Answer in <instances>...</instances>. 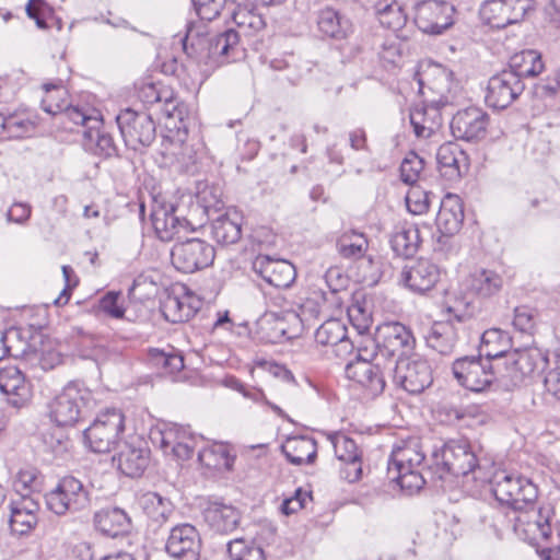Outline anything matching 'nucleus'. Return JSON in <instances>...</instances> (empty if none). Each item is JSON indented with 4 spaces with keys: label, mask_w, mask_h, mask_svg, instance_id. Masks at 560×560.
<instances>
[{
    "label": "nucleus",
    "mask_w": 560,
    "mask_h": 560,
    "mask_svg": "<svg viewBox=\"0 0 560 560\" xmlns=\"http://www.w3.org/2000/svg\"><path fill=\"white\" fill-rule=\"evenodd\" d=\"M419 84L421 88L427 84L428 89L438 95V97L425 100L422 106L412 108L409 114L416 137L428 139L442 125L440 109L456 102L459 85L454 80L453 71L439 63L428 66L419 79Z\"/></svg>",
    "instance_id": "f257e3e1"
},
{
    "label": "nucleus",
    "mask_w": 560,
    "mask_h": 560,
    "mask_svg": "<svg viewBox=\"0 0 560 560\" xmlns=\"http://www.w3.org/2000/svg\"><path fill=\"white\" fill-rule=\"evenodd\" d=\"M179 40L186 56L198 66L205 67L203 72L236 61L244 56L240 35L232 28L210 35L205 25L190 22L187 23L185 35Z\"/></svg>",
    "instance_id": "f03ea898"
},
{
    "label": "nucleus",
    "mask_w": 560,
    "mask_h": 560,
    "mask_svg": "<svg viewBox=\"0 0 560 560\" xmlns=\"http://www.w3.org/2000/svg\"><path fill=\"white\" fill-rule=\"evenodd\" d=\"M432 482L443 481L448 476L472 475L474 480L486 483L488 475L479 464L470 443L465 439L450 440L435 448L427 468Z\"/></svg>",
    "instance_id": "7ed1b4c3"
},
{
    "label": "nucleus",
    "mask_w": 560,
    "mask_h": 560,
    "mask_svg": "<svg viewBox=\"0 0 560 560\" xmlns=\"http://www.w3.org/2000/svg\"><path fill=\"white\" fill-rule=\"evenodd\" d=\"M424 459L425 455L417 443L397 446L388 459L387 478L408 493L417 492L427 483V476L430 477L427 471L418 470Z\"/></svg>",
    "instance_id": "20e7f679"
},
{
    "label": "nucleus",
    "mask_w": 560,
    "mask_h": 560,
    "mask_svg": "<svg viewBox=\"0 0 560 560\" xmlns=\"http://www.w3.org/2000/svg\"><path fill=\"white\" fill-rule=\"evenodd\" d=\"M518 59L524 60L523 52L511 59L509 69L489 79L485 96L486 104L489 107L504 109L525 90L524 73Z\"/></svg>",
    "instance_id": "39448f33"
},
{
    "label": "nucleus",
    "mask_w": 560,
    "mask_h": 560,
    "mask_svg": "<svg viewBox=\"0 0 560 560\" xmlns=\"http://www.w3.org/2000/svg\"><path fill=\"white\" fill-rule=\"evenodd\" d=\"M500 373V364H493L480 354L464 355L452 363V374L462 387L481 393L488 389Z\"/></svg>",
    "instance_id": "423d86ee"
},
{
    "label": "nucleus",
    "mask_w": 560,
    "mask_h": 560,
    "mask_svg": "<svg viewBox=\"0 0 560 560\" xmlns=\"http://www.w3.org/2000/svg\"><path fill=\"white\" fill-rule=\"evenodd\" d=\"M90 392L68 383L49 405V417L59 427H73L89 412Z\"/></svg>",
    "instance_id": "0eeeda50"
},
{
    "label": "nucleus",
    "mask_w": 560,
    "mask_h": 560,
    "mask_svg": "<svg viewBox=\"0 0 560 560\" xmlns=\"http://www.w3.org/2000/svg\"><path fill=\"white\" fill-rule=\"evenodd\" d=\"M45 499L47 508L59 516L83 511L91 504L88 487L73 476L62 477Z\"/></svg>",
    "instance_id": "6e6552de"
},
{
    "label": "nucleus",
    "mask_w": 560,
    "mask_h": 560,
    "mask_svg": "<svg viewBox=\"0 0 560 560\" xmlns=\"http://www.w3.org/2000/svg\"><path fill=\"white\" fill-rule=\"evenodd\" d=\"M125 430V416L119 409H107L83 431L84 442L95 453H107Z\"/></svg>",
    "instance_id": "1a4fd4ad"
},
{
    "label": "nucleus",
    "mask_w": 560,
    "mask_h": 560,
    "mask_svg": "<svg viewBox=\"0 0 560 560\" xmlns=\"http://www.w3.org/2000/svg\"><path fill=\"white\" fill-rule=\"evenodd\" d=\"M116 121L127 148L141 151L155 140L156 127L151 114L132 108L121 110Z\"/></svg>",
    "instance_id": "9d476101"
},
{
    "label": "nucleus",
    "mask_w": 560,
    "mask_h": 560,
    "mask_svg": "<svg viewBox=\"0 0 560 560\" xmlns=\"http://www.w3.org/2000/svg\"><path fill=\"white\" fill-rule=\"evenodd\" d=\"M385 368L394 385L411 395L421 394L433 382L432 369L422 359H397L394 364Z\"/></svg>",
    "instance_id": "9b49d317"
},
{
    "label": "nucleus",
    "mask_w": 560,
    "mask_h": 560,
    "mask_svg": "<svg viewBox=\"0 0 560 560\" xmlns=\"http://www.w3.org/2000/svg\"><path fill=\"white\" fill-rule=\"evenodd\" d=\"M378 358L395 363L397 359H405L416 347V338L411 329L399 322H387L376 329Z\"/></svg>",
    "instance_id": "f8f14e48"
},
{
    "label": "nucleus",
    "mask_w": 560,
    "mask_h": 560,
    "mask_svg": "<svg viewBox=\"0 0 560 560\" xmlns=\"http://www.w3.org/2000/svg\"><path fill=\"white\" fill-rule=\"evenodd\" d=\"M214 257V247L197 237L178 242L171 250L173 266L183 273H192L210 267Z\"/></svg>",
    "instance_id": "ddd939ff"
},
{
    "label": "nucleus",
    "mask_w": 560,
    "mask_h": 560,
    "mask_svg": "<svg viewBox=\"0 0 560 560\" xmlns=\"http://www.w3.org/2000/svg\"><path fill=\"white\" fill-rule=\"evenodd\" d=\"M413 21L427 34L440 35L454 24L456 9L442 0H422L413 5Z\"/></svg>",
    "instance_id": "4468645a"
},
{
    "label": "nucleus",
    "mask_w": 560,
    "mask_h": 560,
    "mask_svg": "<svg viewBox=\"0 0 560 560\" xmlns=\"http://www.w3.org/2000/svg\"><path fill=\"white\" fill-rule=\"evenodd\" d=\"M537 498V488L527 479V544L535 549L550 545L552 538L551 518L553 510L549 504L535 508L532 500Z\"/></svg>",
    "instance_id": "2eb2a0df"
},
{
    "label": "nucleus",
    "mask_w": 560,
    "mask_h": 560,
    "mask_svg": "<svg viewBox=\"0 0 560 560\" xmlns=\"http://www.w3.org/2000/svg\"><path fill=\"white\" fill-rule=\"evenodd\" d=\"M479 15L491 28L520 25L525 19V0H485Z\"/></svg>",
    "instance_id": "dca6fc26"
},
{
    "label": "nucleus",
    "mask_w": 560,
    "mask_h": 560,
    "mask_svg": "<svg viewBox=\"0 0 560 560\" xmlns=\"http://www.w3.org/2000/svg\"><path fill=\"white\" fill-rule=\"evenodd\" d=\"M489 126V115L480 107L469 106L458 110L452 118L450 128L454 138L472 142L485 139Z\"/></svg>",
    "instance_id": "f3484780"
},
{
    "label": "nucleus",
    "mask_w": 560,
    "mask_h": 560,
    "mask_svg": "<svg viewBox=\"0 0 560 560\" xmlns=\"http://www.w3.org/2000/svg\"><path fill=\"white\" fill-rule=\"evenodd\" d=\"M201 550V538L197 528L188 523L171 528L166 544V553L177 560H198Z\"/></svg>",
    "instance_id": "a211bd4d"
},
{
    "label": "nucleus",
    "mask_w": 560,
    "mask_h": 560,
    "mask_svg": "<svg viewBox=\"0 0 560 560\" xmlns=\"http://www.w3.org/2000/svg\"><path fill=\"white\" fill-rule=\"evenodd\" d=\"M154 232L162 242H171L180 237V233L194 230L189 220L177 214L173 203H155L151 211Z\"/></svg>",
    "instance_id": "6ab92c4d"
},
{
    "label": "nucleus",
    "mask_w": 560,
    "mask_h": 560,
    "mask_svg": "<svg viewBox=\"0 0 560 560\" xmlns=\"http://www.w3.org/2000/svg\"><path fill=\"white\" fill-rule=\"evenodd\" d=\"M252 268L268 284L277 289H288L296 278L295 267L288 260L273 259L267 255H258Z\"/></svg>",
    "instance_id": "aec40b11"
},
{
    "label": "nucleus",
    "mask_w": 560,
    "mask_h": 560,
    "mask_svg": "<svg viewBox=\"0 0 560 560\" xmlns=\"http://www.w3.org/2000/svg\"><path fill=\"white\" fill-rule=\"evenodd\" d=\"M392 362L387 363H365V362H350L346 365L347 376L359 383L372 396L381 395L386 386V377H388V370L385 366H390Z\"/></svg>",
    "instance_id": "412c9836"
},
{
    "label": "nucleus",
    "mask_w": 560,
    "mask_h": 560,
    "mask_svg": "<svg viewBox=\"0 0 560 560\" xmlns=\"http://www.w3.org/2000/svg\"><path fill=\"white\" fill-rule=\"evenodd\" d=\"M440 277L438 265L421 258L402 269L400 280L410 291L423 294L436 285Z\"/></svg>",
    "instance_id": "4be33fe9"
},
{
    "label": "nucleus",
    "mask_w": 560,
    "mask_h": 560,
    "mask_svg": "<svg viewBox=\"0 0 560 560\" xmlns=\"http://www.w3.org/2000/svg\"><path fill=\"white\" fill-rule=\"evenodd\" d=\"M9 526L13 534L24 536L32 533L39 521V503L30 495H21L10 502Z\"/></svg>",
    "instance_id": "5701e85b"
},
{
    "label": "nucleus",
    "mask_w": 560,
    "mask_h": 560,
    "mask_svg": "<svg viewBox=\"0 0 560 560\" xmlns=\"http://www.w3.org/2000/svg\"><path fill=\"white\" fill-rule=\"evenodd\" d=\"M465 327L462 320L435 322L429 329L425 341L429 348L442 355H451L456 348L464 332Z\"/></svg>",
    "instance_id": "b1692460"
},
{
    "label": "nucleus",
    "mask_w": 560,
    "mask_h": 560,
    "mask_svg": "<svg viewBox=\"0 0 560 560\" xmlns=\"http://www.w3.org/2000/svg\"><path fill=\"white\" fill-rule=\"evenodd\" d=\"M203 521L217 534L228 535L234 532L242 518L238 509L221 501H209L202 512Z\"/></svg>",
    "instance_id": "393cba45"
},
{
    "label": "nucleus",
    "mask_w": 560,
    "mask_h": 560,
    "mask_svg": "<svg viewBox=\"0 0 560 560\" xmlns=\"http://www.w3.org/2000/svg\"><path fill=\"white\" fill-rule=\"evenodd\" d=\"M503 283L502 276L495 270L477 267L467 275L463 285L466 293L479 299H489L500 293Z\"/></svg>",
    "instance_id": "a878e982"
},
{
    "label": "nucleus",
    "mask_w": 560,
    "mask_h": 560,
    "mask_svg": "<svg viewBox=\"0 0 560 560\" xmlns=\"http://www.w3.org/2000/svg\"><path fill=\"white\" fill-rule=\"evenodd\" d=\"M439 171L447 180H457L469 170L468 156L455 143H444L436 152Z\"/></svg>",
    "instance_id": "bb28decb"
},
{
    "label": "nucleus",
    "mask_w": 560,
    "mask_h": 560,
    "mask_svg": "<svg viewBox=\"0 0 560 560\" xmlns=\"http://www.w3.org/2000/svg\"><path fill=\"white\" fill-rule=\"evenodd\" d=\"M93 524L97 532L107 537H117L131 529V518L125 510L117 506H106L96 511Z\"/></svg>",
    "instance_id": "cd10ccee"
},
{
    "label": "nucleus",
    "mask_w": 560,
    "mask_h": 560,
    "mask_svg": "<svg viewBox=\"0 0 560 560\" xmlns=\"http://www.w3.org/2000/svg\"><path fill=\"white\" fill-rule=\"evenodd\" d=\"M0 390L8 396V402L15 408L22 407L31 396L25 376L16 366L0 369Z\"/></svg>",
    "instance_id": "c85d7f7f"
},
{
    "label": "nucleus",
    "mask_w": 560,
    "mask_h": 560,
    "mask_svg": "<svg viewBox=\"0 0 560 560\" xmlns=\"http://www.w3.org/2000/svg\"><path fill=\"white\" fill-rule=\"evenodd\" d=\"M464 206L457 195L447 194L440 202L435 219L438 233L456 235L464 222Z\"/></svg>",
    "instance_id": "c756f323"
},
{
    "label": "nucleus",
    "mask_w": 560,
    "mask_h": 560,
    "mask_svg": "<svg viewBox=\"0 0 560 560\" xmlns=\"http://www.w3.org/2000/svg\"><path fill=\"white\" fill-rule=\"evenodd\" d=\"M150 450L142 441L125 443L118 453V469L130 478L142 476L149 465Z\"/></svg>",
    "instance_id": "7c9ffc66"
},
{
    "label": "nucleus",
    "mask_w": 560,
    "mask_h": 560,
    "mask_svg": "<svg viewBox=\"0 0 560 560\" xmlns=\"http://www.w3.org/2000/svg\"><path fill=\"white\" fill-rule=\"evenodd\" d=\"M486 482L492 483L493 495L502 504L508 506L525 504L524 486L521 476L513 477L505 472H500L494 475L493 479L488 476Z\"/></svg>",
    "instance_id": "2f4dec72"
},
{
    "label": "nucleus",
    "mask_w": 560,
    "mask_h": 560,
    "mask_svg": "<svg viewBox=\"0 0 560 560\" xmlns=\"http://www.w3.org/2000/svg\"><path fill=\"white\" fill-rule=\"evenodd\" d=\"M316 25L323 37L336 40L345 39L352 31L351 21L331 7H326L317 12Z\"/></svg>",
    "instance_id": "473e14b6"
},
{
    "label": "nucleus",
    "mask_w": 560,
    "mask_h": 560,
    "mask_svg": "<svg viewBox=\"0 0 560 560\" xmlns=\"http://www.w3.org/2000/svg\"><path fill=\"white\" fill-rule=\"evenodd\" d=\"M281 451L293 465L313 464L317 456V442L311 436H292L281 445Z\"/></svg>",
    "instance_id": "72a5a7b5"
},
{
    "label": "nucleus",
    "mask_w": 560,
    "mask_h": 560,
    "mask_svg": "<svg viewBox=\"0 0 560 560\" xmlns=\"http://www.w3.org/2000/svg\"><path fill=\"white\" fill-rule=\"evenodd\" d=\"M62 104H57L52 102V95L48 94L42 101L43 109L46 113L51 115H60L62 122L69 120L73 122L75 126H82L84 129H88L89 126L102 125V120L97 117H93L88 115L82 108L79 106H72L69 103L62 101Z\"/></svg>",
    "instance_id": "f704fd0d"
},
{
    "label": "nucleus",
    "mask_w": 560,
    "mask_h": 560,
    "mask_svg": "<svg viewBox=\"0 0 560 560\" xmlns=\"http://www.w3.org/2000/svg\"><path fill=\"white\" fill-rule=\"evenodd\" d=\"M389 243L398 257L411 258L417 254L421 243L419 229L412 224L397 226Z\"/></svg>",
    "instance_id": "c9c22d12"
},
{
    "label": "nucleus",
    "mask_w": 560,
    "mask_h": 560,
    "mask_svg": "<svg viewBox=\"0 0 560 560\" xmlns=\"http://www.w3.org/2000/svg\"><path fill=\"white\" fill-rule=\"evenodd\" d=\"M510 337L501 329L492 328L480 336L478 354L500 364L502 357L510 350Z\"/></svg>",
    "instance_id": "e433bc0d"
},
{
    "label": "nucleus",
    "mask_w": 560,
    "mask_h": 560,
    "mask_svg": "<svg viewBox=\"0 0 560 560\" xmlns=\"http://www.w3.org/2000/svg\"><path fill=\"white\" fill-rule=\"evenodd\" d=\"M101 125L89 126L82 132L83 147L86 151L103 158H112L117 155L118 149L114 138L105 130H101Z\"/></svg>",
    "instance_id": "4c0bfd02"
},
{
    "label": "nucleus",
    "mask_w": 560,
    "mask_h": 560,
    "mask_svg": "<svg viewBox=\"0 0 560 560\" xmlns=\"http://www.w3.org/2000/svg\"><path fill=\"white\" fill-rule=\"evenodd\" d=\"M559 88L560 69L552 80L546 79L532 85L530 101L534 116L545 113L548 107L552 106Z\"/></svg>",
    "instance_id": "58836bf2"
},
{
    "label": "nucleus",
    "mask_w": 560,
    "mask_h": 560,
    "mask_svg": "<svg viewBox=\"0 0 560 560\" xmlns=\"http://www.w3.org/2000/svg\"><path fill=\"white\" fill-rule=\"evenodd\" d=\"M315 341L320 346H339L343 350L352 348L347 337V327L336 318L324 322L315 331Z\"/></svg>",
    "instance_id": "ea45409f"
},
{
    "label": "nucleus",
    "mask_w": 560,
    "mask_h": 560,
    "mask_svg": "<svg viewBox=\"0 0 560 560\" xmlns=\"http://www.w3.org/2000/svg\"><path fill=\"white\" fill-rule=\"evenodd\" d=\"M235 456L231 455L229 447L223 443H213L198 452V462L211 470H230Z\"/></svg>",
    "instance_id": "a19ab883"
},
{
    "label": "nucleus",
    "mask_w": 560,
    "mask_h": 560,
    "mask_svg": "<svg viewBox=\"0 0 560 560\" xmlns=\"http://www.w3.org/2000/svg\"><path fill=\"white\" fill-rule=\"evenodd\" d=\"M189 300L190 296L168 295L162 305L165 319L173 324L190 320L196 315L198 306L190 303Z\"/></svg>",
    "instance_id": "79ce46f5"
},
{
    "label": "nucleus",
    "mask_w": 560,
    "mask_h": 560,
    "mask_svg": "<svg viewBox=\"0 0 560 560\" xmlns=\"http://www.w3.org/2000/svg\"><path fill=\"white\" fill-rule=\"evenodd\" d=\"M142 506L147 515L158 524H164L174 514V506L170 499L158 492H148L142 495Z\"/></svg>",
    "instance_id": "37998d69"
},
{
    "label": "nucleus",
    "mask_w": 560,
    "mask_h": 560,
    "mask_svg": "<svg viewBox=\"0 0 560 560\" xmlns=\"http://www.w3.org/2000/svg\"><path fill=\"white\" fill-rule=\"evenodd\" d=\"M212 237L221 245L235 244L241 240V223L228 215H220L211 225Z\"/></svg>",
    "instance_id": "c03bdc74"
},
{
    "label": "nucleus",
    "mask_w": 560,
    "mask_h": 560,
    "mask_svg": "<svg viewBox=\"0 0 560 560\" xmlns=\"http://www.w3.org/2000/svg\"><path fill=\"white\" fill-rule=\"evenodd\" d=\"M231 560H266L262 547L254 539L235 538L228 542Z\"/></svg>",
    "instance_id": "a18cd8bd"
},
{
    "label": "nucleus",
    "mask_w": 560,
    "mask_h": 560,
    "mask_svg": "<svg viewBox=\"0 0 560 560\" xmlns=\"http://www.w3.org/2000/svg\"><path fill=\"white\" fill-rule=\"evenodd\" d=\"M173 431H158L152 438L154 443H159L160 447L165 452H171L177 459H189L194 454L191 441L176 442Z\"/></svg>",
    "instance_id": "49530a36"
},
{
    "label": "nucleus",
    "mask_w": 560,
    "mask_h": 560,
    "mask_svg": "<svg viewBox=\"0 0 560 560\" xmlns=\"http://www.w3.org/2000/svg\"><path fill=\"white\" fill-rule=\"evenodd\" d=\"M222 189L219 185L207 182L199 183L196 192V205L209 214L211 210L219 211L223 207Z\"/></svg>",
    "instance_id": "de8ad7c7"
},
{
    "label": "nucleus",
    "mask_w": 560,
    "mask_h": 560,
    "mask_svg": "<svg viewBox=\"0 0 560 560\" xmlns=\"http://www.w3.org/2000/svg\"><path fill=\"white\" fill-rule=\"evenodd\" d=\"M549 365L548 352L542 350L534 341L532 345L527 343V368L532 378V385L540 387L544 373Z\"/></svg>",
    "instance_id": "09e8293b"
},
{
    "label": "nucleus",
    "mask_w": 560,
    "mask_h": 560,
    "mask_svg": "<svg viewBox=\"0 0 560 560\" xmlns=\"http://www.w3.org/2000/svg\"><path fill=\"white\" fill-rule=\"evenodd\" d=\"M338 252L343 258H362L369 247L366 237L357 232L345 233L337 243Z\"/></svg>",
    "instance_id": "8fccbe9b"
},
{
    "label": "nucleus",
    "mask_w": 560,
    "mask_h": 560,
    "mask_svg": "<svg viewBox=\"0 0 560 560\" xmlns=\"http://www.w3.org/2000/svg\"><path fill=\"white\" fill-rule=\"evenodd\" d=\"M232 19L235 25L238 27V35L241 32L250 36L265 28L266 22L262 16L253 10L246 8H238L233 12Z\"/></svg>",
    "instance_id": "3c124183"
},
{
    "label": "nucleus",
    "mask_w": 560,
    "mask_h": 560,
    "mask_svg": "<svg viewBox=\"0 0 560 560\" xmlns=\"http://www.w3.org/2000/svg\"><path fill=\"white\" fill-rule=\"evenodd\" d=\"M23 332L21 328L11 327L0 334V343L3 347L4 353L13 357L27 353L30 345L24 340Z\"/></svg>",
    "instance_id": "603ef678"
},
{
    "label": "nucleus",
    "mask_w": 560,
    "mask_h": 560,
    "mask_svg": "<svg viewBox=\"0 0 560 560\" xmlns=\"http://www.w3.org/2000/svg\"><path fill=\"white\" fill-rule=\"evenodd\" d=\"M523 354L518 349L509 350L503 357L504 373L503 377H506L513 386H521L525 381V373L523 372V365L521 360ZM501 366V363H500Z\"/></svg>",
    "instance_id": "864d4df0"
},
{
    "label": "nucleus",
    "mask_w": 560,
    "mask_h": 560,
    "mask_svg": "<svg viewBox=\"0 0 560 560\" xmlns=\"http://www.w3.org/2000/svg\"><path fill=\"white\" fill-rule=\"evenodd\" d=\"M172 96V89L161 82H143L138 88V98L145 106H154L161 103V100H167Z\"/></svg>",
    "instance_id": "5fc2aeb1"
},
{
    "label": "nucleus",
    "mask_w": 560,
    "mask_h": 560,
    "mask_svg": "<svg viewBox=\"0 0 560 560\" xmlns=\"http://www.w3.org/2000/svg\"><path fill=\"white\" fill-rule=\"evenodd\" d=\"M150 358L156 368L165 374H175L184 369V358L177 352H165L160 349L150 350Z\"/></svg>",
    "instance_id": "6e6d98bb"
},
{
    "label": "nucleus",
    "mask_w": 560,
    "mask_h": 560,
    "mask_svg": "<svg viewBox=\"0 0 560 560\" xmlns=\"http://www.w3.org/2000/svg\"><path fill=\"white\" fill-rule=\"evenodd\" d=\"M423 168L424 160L416 152L410 151L400 164V179L407 185H413L420 178Z\"/></svg>",
    "instance_id": "4d7b16f0"
},
{
    "label": "nucleus",
    "mask_w": 560,
    "mask_h": 560,
    "mask_svg": "<svg viewBox=\"0 0 560 560\" xmlns=\"http://www.w3.org/2000/svg\"><path fill=\"white\" fill-rule=\"evenodd\" d=\"M1 129L12 138H23L34 130V124L20 116H0Z\"/></svg>",
    "instance_id": "13d9d810"
},
{
    "label": "nucleus",
    "mask_w": 560,
    "mask_h": 560,
    "mask_svg": "<svg viewBox=\"0 0 560 560\" xmlns=\"http://www.w3.org/2000/svg\"><path fill=\"white\" fill-rule=\"evenodd\" d=\"M432 196V192L422 190L418 187L411 188L406 196L408 211L418 215L427 213L431 205Z\"/></svg>",
    "instance_id": "bf43d9fd"
},
{
    "label": "nucleus",
    "mask_w": 560,
    "mask_h": 560,
    "mask_svg": "<svg viewBox=\"0 0 560 560\" xmlns=\"http://www.w3.org/2000/svg\"><path fill=\"white\" fill-rule=\"evenodd\" d=\"M331 441L335 455L340 462L345 463L362 456L354 440L348 438L347 435L338 434Z\"/></svg>",
    "instance_id": "052dcab7"
},
{
    "label": "nucleus",
    "mask_w": 560,
    "mask_h": 560,
    "mask_svg": "<svg viewBox=\"0 0 560 560\" xmlns=\"http://www.w3.org/2000/svg\"><path fill=\"white\" fill-rule=\"evenodd\" d=\"M98 308L113 318H122L126 308L121 302V293L108 291L98 300Z\"/></svg>",
    "instance_id": "680f3d73"
},
{
    "label": "nucleus",
    "mask_w": 560,
    "mask_h": 560,
    "mask_svg": "<svg viewBox=\"0 0 560 560\" xmlns=\"http://www.w3.org/2000/svg\"><path fill=\"white\" fill-rule=\"evenodd\" d=\"M524 515H525V504L524 505L515 504V505L508 506V511L505 512L508 528L521 541L525 540Z\"/></svg>",
    "instance_id": "e2e57ef3"
},
{
    "label": "nucleus",
    "mask_w": 560,
    "mask_h": 560,
    "mask_svg": "<svg viewBox=\"0 0 560 560\" xmlns=\"http://www.w3.org/2000/svg\"><path fill=\"white\" fill-rule=\"evenodd\" d=\"M191 2L197 15L210 22L220 15L226 0H191Z\"/></svg>",
    "instance_id": "0e129e2a"
},
{
    "label": "nucleus",
    "mask_w": 560,
    "mask_h": 560,
    "mask_svg": "<svg viewBox=\"0 0 560 560\" xmlns=\"http://www.w3.org/2000/svg\"><path fill=\"white\" fill-rule=\"evenodd\" d=\"M260 341L265 343H277L284 335L283 328L277 327V322L269 316H265L257 322Z\"/></svg>",
    "instance_id": "69168bd1"
},
{
    "label": "nucleus",
    "mask_w": 560,
    "mask_h": 560,
    "mask_svg": "<svg viewBox=\"0 0 560 560\" xmlns=\"http://www.w3.org/2000/svg\"><path fill=\"white\" fill-rule=\"evenodd\" d=\"M380 23L393 31L401 30L407 22V13L400 3H396L378 18Z\"/></svg>",
    "instance_id": "338daca9"
},
{
    "label": "nucleus",
    "mask_w": 560,
    "mask_h": 560,
    "mask_svg": "<svg viewBox=\"0 0 560 560\" xmlns=\"http://www.w3.org/2000/svg\"><path fill=\"white\" fill-rule=\"evenodd\" d=\"M25 11L27 16L35 21L38 28H48L46 16L51 12V8L45 0H28Z\"/></svg>",
    "instance_id": "774afa93"
}]
</instances>
